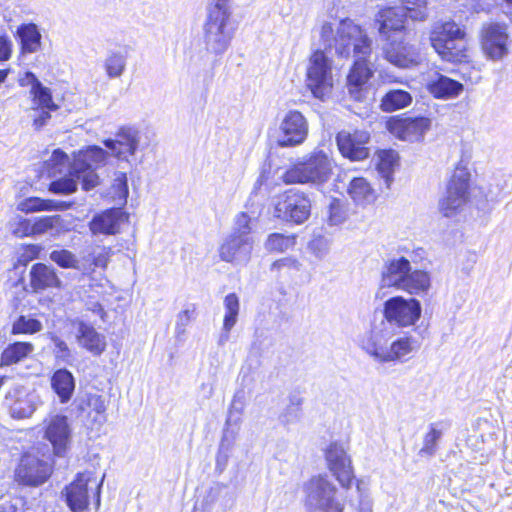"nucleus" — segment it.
<instances>
[{"mask_svg":"<svg viewBox=\"0 0 512 512\" xmlns=\"http://www.w3.org/2000/svg\"><path fill=\"white\" fill-rule=\"evenodd\" d=\"M320 37L325 48L334 49L338 57L354 59L347 77L348 89L354 99L360 100L361 87L373 74L366 63L372 52V40L361 26L350 19L324 22L320 29Z\"/></svg>","mask_w":512,"mask_h":512,"instance_id":"nucleus-1","label":"nucleus"},{"mask_svg":"<svg viewBox=\"0 0 512 512\" xmlns=\"http://www.w3.org/2000/svg\"><path fill=\"white\" fill-rule=\"evenodd\" d=\"M358 346L375 363L388 364L407 361L421 344L417 338L407 334L394 339L393 327L381 320L359 337Z\"/></svg>","mask_w":512,"mask_h":512,"instance_id":"nucleus-2","label":"nucleus"},{"mask_svg":"<svg viewBox=\"0 0 512 512\" xmlns=\"http://www.w3.org/2000/svg\"><path fill=\"white\" fill-rule=\"evenodd\" d=\"M107 153L98 146H89L77 154L69 174L52 181L49 191L54 194L69 195L77 190V182L81 181L82 189L91 190L99 184L95 169L104 165Z\"/></svg>","mask_w":512,"mask_h":512,"instance_id":"nucleus-3","label":"nucleus"},{"mask_svg":"<svg viewBox=\"0 0 512 512\" xmlns=\"http://www.w3.org/2000/svg\"><path fill=\"white\" fill-rule=\"evenodd\" d=\"M333 163L328 155L315 149L288 168L282 176L286 184H314L327 182L332 175Z\"/></svg>","mask_w":512,"mask_h":512,"instance_id":"nucleus-4","label":"nucleus"},{"mask_svg":"<svg viewBox=\"0 0 512 512\" xmlns=\"http://www.w3.org/2000/svg\"><path fill=\"white\" fill-rule=\"evenodd\" d=\"M465 31L455 22H437L430 32V42L445 61L462 62L467 58Z\"/></svg>","mask_w":512,"mask_h":512,"instance_id":"nucleus-5","label":"nucleus"},{"mask_svg":"<svg viewBox=\"0 0 512 512\" xmlns=\"http://www.w3.org/2000/svg\"><path fill=\"white\" fill-rule=\"evenodd\" d=\"M103 476L99 478L94 472L78 473L74 481L65 487L62 494L72 512H83L91 498L96 507L100 505V488Z\"/></svg>","mask_w":512,"mask_h":512,"instance_id":"nucleus-6","label":"nucleus"},{"mask_svg":"<svg viewBox=\"0 0 512 512\" xmlns=\"http://www.w3.org/2000/svg\"><path fill=\"white\" fill-rule=\"evenodd\" d=\"M238 28V23L232 18V14L208 13L204 26L205 44L207 49L214 54H223L230 46Z\"/></svg>","mask_w":512,"mask_h":512,"instance_id":"nucleus-7","label":"nucleus"},{"mask_svg":"<svg viewBox=\"0 0 512 512\" xmlns=\"http://www.w3.org/2000/svg\"><path fill=\"white\" fill-rule=\"evenodd\" d=\"M303 491L307 512H342L343 507L335 498L336 488L326 477H312Z\"/></svg>","mask_w":512,"mask_h":512,"instance_id":"nucleus-8","label":"nucleus"},{"mask_svg":"<svg viewBox=\"0 0 512 512\" xmlns=\"http://www.w3.org/2000/svg\"><path fill=\"white\" fill-rule=\"evenodd\" d=\"M306 86L320 100H325L332 93L334 78L331 60L321 50L315 51L309 59Z\"/></svg>","mask_w":512,"mask_h":512,"instance_id":"nucleus-9","label":"nucleus"},{"mask_svg":"<svg viewBox=\"0 0 512 512\" xmlns=\"http://www.w3.org/2000/svg\"><path fill=\"white\" fill-rule=\"evenodd\" d=\"M311 214V200L298 189H289L276 197L275 216L287 222L302 224Z\"/></svg>","mask_w":512,"mask_h":512,"instance_id":"nucleus-10","label":"nucleus"},{"mask_svg":"<svg viewBox=\"0 0 512 512\" xmlns=\"http://www.w3.org/2000/svg\"><path fill=\"white\" fill-rule=\"evenodd\" d=\"M422 307L415 298L405 299L402 296H395L385 301L383 315L384 322L398 327L414 325L421 317Z\"/></svg>","mask_w":512,"mask_h":512,"instance_id":"nucleus-11","label":"nucleus"},{"mask_svg":"<svg viewBox=\"0 0 512 512\" xmlns=\"http://www.w3.org/2000/svg\"><path fill=\"white\" fill-rule=\"evenodd\" d=\"M470 175L465 169H457L452 175L446 194L439 201V211L445 217L456 215L468 199Z\"/></svg>","mask_w":512,"mask_h":512,"instance_id":"nucleus-12","label":"nucleus"},{"mask_svg":"<svg viewBox=\"0 0 512 512\" xmlns=\"http://www.w3.org/2000/svg\"><path fill=\"white\" fill-rule=\"evenodd\" d=\"M432 120L424 116L392 117L387 121L388 131L397 139L406 142H420L431 129Z\"/></svg>","mask_w":512,"mask_h":512,"instance_id":"nucleus-13","label":"nucleus"},{"mask_svg":"<svg viewBox=\"0 0 512 512\" xmlns=\"http://www.w3.org/2000/svg\"><path fill=\"white\" fill-rule=\"evenodd\" d=\"M308 131L309 125L304 115L290 110L280 122L277 144L282 148L299 146L306 140Z\"/></svg>","mask_w":512,"mask_h":512,"instance_id":"nucleus-14","label":"nucleus"},{"mask_svg":"<svg viewBox=\"0 0 512 512\" xmlns=\"http://www.w3.org/2000/svg\"><path fill=\"white\" fill-rule=\"evenodd\" d=\"M507 25L504 23H485L481 29V44L484 53L492 60H501L508 54Z\"/></svg>","mask_w":512,"mask_h":512,"instance_id":"nucleus-15","label":"nucleus"},{"mask_svg":"<svg viewBox=\"0 0 512 512\" xmlns=\"http://www.w3.org/2000/svg\"><path fill=\"white\" fill-rule=\"evenodd\" d=\"M50 474V464L32 453H26L22 456L15 472L17 481L29 486L43 484Z\"/></svg>","mask_w":512,"mask_h":512,"instance_id":"nucleus-16","label":"nucleus"},{"mask_svg":"<svg viewBox=\"0 0 512 512\" xmlns=\"http://www.w3.org/2000/svg\"><path fill=\"white\" fill-rule=\"evenodd\" d=\"M384 58L399 68H410L419 63V54L414 46L404 41L403 36L382 39Z\"/></svg>","mask_w":512,"mask_h":512,"instance_id":"nucleus-17","label":"nucleus"},{"mask_svg":"<svg viewBox=\"0 0 512 512\" xmlns=\"http://www.w3.org/2000/svg\"><path fill=\"white\" fill-rule=\"evenodd\" d=\"M40 404L41 400L37 393L20 386L11 389L5 397V405L14 419L31 417Z\"/></svg>","mask_w":512,"mask_h":512,"instance_id":"nucleus-18","label":"nucleus"},{"mask_svg":"<svg viewBox=\"0 0 512 512\" xmlns=\"http://www.w3.org/2000/svg\"><path fill=\"white\" fill-rule=\"evenodd\" d=\"M370 134L365 130L340 131L336 142L341 154L353 161L366 159L369 156L367 144Z\"/></svg>","mask_w":512,"mask_h":512,"instance_id":"nucleus-19","label":"nucleus"},{"mask_svg":"<svg viewBox=\"0 0 512 512\" xmlns=\"http://www.w3.org/2000/svg\"><path fill=\"white\" fill-rule=\"evenodd\" d=\"M253 246L252 236L231 234L219 247V256L225 262L246 264L251 258Z\"/></svg>","mask_w":512,"mask_h":512,"instance_id":"nucleus-20","label":"nucleus"},{"mask_svg":"<svg viewBox=\"0 0 512 512\" xmlns=\"http://www.w3.org/2000/svg\"><path fill=\"white\" fill-rule=\"evenodd\" d=\"M328 467L338 482L345 488L352 484L354 474L351 460L341 444L331 443L325 452Z\"/></svg>","mask_w":512,"mask_h":512,"instance_id":"nucleus-21","label":"nucleus"},{"mask_svg":"<svg viewBox=\"0 0 512 512\" xmlns=\"http://www.w3.org/2000/svg\"><path fill=\"white\" fill-rule=\"evenodd\" d=\"M44 437L51 443L54 453L62 456L71 442V430L66 416L54 415L45 421Z\"/></svg>","mask_w":512,"mask_h":512,"instance_id":"nucleus-22","label":"nucleus"},{"mask_svg":"<svg viewBox=\"0 0 512 512\" xmlns=\"http://www.w3.org/2000/svg\"><path fill=\"white\" fill-rule=\"evenodd\" d=\"M408 17L403 8L387 7L379 11L376 22L382 39L403 36L405 19Z\"/></svg>","mask_w":512,"mask_h":512,"instance_id":"nucleus-23","label":"nucleus"},{"mask_svg":"<svg viewBox=\"0 0 512 512\" xmlns=\"http://www.w3.org/2000/svg\"><path fill=\"white\" fill-rule=\"evenodd\" d=\"M411 268L410 261L405 257L388 260L382 269L380 289L394 287L399 290Z\"/></svg>","mask_w":512,"mask_h":512,"instance_id":"nucleus-24","label":"nucleus"},{"mask_svg":"<svg viewBox=\"0 0 512 512\" xmlns=\"http://www.w3.org/2000/svg\"><path fill=\"white\" fill-rule=\"evenodd\" d=\"M22 86H31L30 94L32 95V111L38 112V109L57 110L58 105L54 103L49 88L42 85L36 76L27 72L25 77L21 79Z\"/></svg>","mask_w":512,"mask_h":512,"instance_id":"nucleus-25","label":"nucleus"},{"mask_svg":"<svg viewBox=\"0 0 512 512\" xmlns=\"http://www.w3.org/2000/svg\"><path fill=\"white\" fill-rule=\"evenodd\" d=\"M122 221V211L112 208L96 214L89 223V229L93 235H113L119 232Z\"/></svg>","mask_w":512,"mask_h":512,"instance_id":"nucleus-26","label":"nucleus"},{"mask_svg":"<svg viewBox=\"0 0 512 512\" xmlns=\"http://www.w3.org/2000/svg\"><path fill=\"white\" fill-rule=\"evenodd\" d=\"M464 87L463 84L447 76L436 74L427 83V90L437 99H452L458 97Z\"/></svg>","mask_w":512,"mask_h":512,"instance_id":"nucleus-27","label":"nucleus"},{"mask_svg":"<svg viewBox=\"0 0 512 512\" xmlns=\"http://www.w3.org/2000/svg\"><path fill=\"white\" fill-rule=\"evenodd\" d=\"M30 285L34 291H39L59 287L60 280L52 267L38 263L33 265L30 270Z\"/></svg>","mask_w":512,"mask_h":512,"instance_id":"nucleus-28","label":"nucleus"},{"mask_svg":"<svg viewBox=\"0 0 512 512\" xmlns=\"http://www.w3.org/2000/svg\"><path fill=\"white\" fill-rule=\"evenodd\" d=\"M35 350L31 342H14L9 344L0 355V366L18 364L28 358Z\"/></svg>","mask_w":512,"mask_h":512,"instance_id":"nucleus-29","label":"nucleus"},{"mask_svg":"<svg viewBox=\"0 0 512 512\" xmlns=\"http://www.w3.org/2000/svg\"><path fill=\"white\" fill-rule=\"evenodd\" d=\"M431 287L430 274L424 270L412 269L409 271L404 283L399 290L411 295L426 294Z\"/></svg>","mask_w":512,"mask_h":512,"instance_id":"nucleus-30","label":"nucleus"},{"mask_svg":"<svg viewBox=\"0 0 512 512\" xmlns=\"http://www.w3.org/2000/svg\"><path fill=\"white\" fill-rule=\"evenodd\" d=\"M77 337L79 344L93 355H100L105 350V337L91 326L80 324Z\"/></svg>","mask_w":512,"mask_h":512,"instance_id":"nucleus-31","label":"nucleus"},{"mask_svg":"<svg viewBox=\"0 0 512 512\" xmlns=\"http://www.w3.org/2000/svg\"><path fill=\"white\" fill-rule=\"evenodd\" d=\"M51 386L61 403H67L73 395L75 380L70 371L59 369L54 372L51 378Z\"/></svg>","mask_w":512,"mask_h":512,"instance_id":"nucleus-32","label":"nucleus"},{"mask_svg":"<svg viewBox=\"0 0 512 512\" xmlns=\"http://www.w3.org/2000/svg\"><path fill=\"white\" fill-rule=\"evenodd\" d=\"M70 205L63 201L30 197L22 200L17 209L26 214L40 211H63Z\"/></svg>","mask_w":512,"mask_h":512,"instance_id":"nucleus-33","label":"nucleus"},{"mask_svg":"<svg viewBox=\"0 0 512 512\" xmlns=\"http://www.w3.org/2000/svg\"><path fill=\"white\" fill-rule=\"evenodd\" d=\"M412 95L402 89H391L381 99L380 107L384 112H394L411 105Z\"/></svg>","mask_w":512,"mask_h":512,"instance_id":"nucleus-34","label":"nucleus"},{"mask_svg":"<svg viewBox=\"0 0 512 512\" xmlns=\"http://www.w3.org/2000/svg\"><path fill=\"white\" fill-rule=\"evenodd\" d=\"M155 133L148 125H140L130 128V155H135L137 151H144L154 140Z\"/></svg>","mask_w":512,"mask_h":512,"instance_id":"nucleus-35","label":"nucleus"},{"mask_svg":"<svg viewBox=\"0 0 512 512\" xmlns=\"http://www.w3.org/2000/svg\"><path fill=\"white\" fill-rule=\"evenodd\" d=\"M303 398L299 394H291L288 398V404L279 415L280 423L289 427L302 419Z\"/></svg>","mask_w":512,"mask_h":512,"instance_id":"nucleus-36","label":"nucleus"},{"mask_svg":"<svg viewBox=\"0 0 512 512\" xmlns=\"http://www.w3.org/2000/svg\"><path fill=\"white\" fill-rule=\"evenodd\" d=\"M348 193L355 203L365 205L371 203L374 198V191L366 179L354 178L348 187Z\"/></svg>","mask_w":512,"mask_h":512,"instance_id":"nucleus-37","label":"nucleus"},{"mask_svg":"<svg viewBox=\"0 0 512 512\" xmlns=\"http://www.w3.org/2000/svg\"><path fill=\"white\" fill-rule=\"evenodd\" d=\"M22 50L26 53H34L40 49L41 34L35 24L23 25L18 29Z\"/></svg>","mask_w":512,"mask_h":512,"instance_id":"nucleus-38","label":"nucleus"},{"mask_svg":"<svg viewBox=\"0 0 512 512\" xmlns=\"http://www.w3.org/2000/svg\"><path fill=\"white\" fill-rule=\"evenodd\" d=\"M398 155L392 150H384L379 154V163L377 169L385 181L387 187L390 186L393 178L394 167L397 164Z\"/></svg>","mask_w":512,"mask_h":512,"instance_id":"nucleus-39","label":"nucleus"},{"mask_svg":"<svg viewBox=\"0 0 512 512\" xmlns=\"http://www.w3.org/2000/svg\"><path fill=\"white\" fill-rule=\"evenodd\" d=\"M223 305L225 309L223 330H231L238 320L240 310L239 297L235 293H230L225 296Z\"/></svg>","mask_w":512,"mask_h":512,"instance_id":"nucleus-40","label":"nucleus"},{"mask_svg":"<svg viewBox=\"0 0 512 512\" xmlns=\"http://www.w3.org/2000/svg\"><path fill=\"white\" fill-rule=\"evenodd\" d=\"M196 317V306L188 304L176 315L174 334L177 340L182 341L186 335V329Z\"/></svg>","mask_w":512,"mask_h":512,"instance_id":"nucleus-41","label":"nucleus"},{"mask_svg":"<svg viewBox=\"0 0 512 512\" xmlns=\"http://www.w3.org/2000/svg\"><path fill=\"white\" fill-rule=\"evenodd\" d=\"M43 329L42 323L30 315H21L14 320L11 327V334H35Z\"/></svg>","mask_w":512,"mask_h":512,"instance_id":"nucleus-42","label":"nucleus"},{"mask_svg":"<svg viewBox=\"0 0 512 512\" xmlns=\"http://www.w3.org/2000/svg\"><path fill=\"white\" fill-rule=\"evenodd\" d=\"M60 215L44 216L37 218L33 223L34 234H45L48 232L59 233L63 227Z\"/></svg>","mask_w":512,"mask_h":512,"instance_id":"nucleus-43","label":"nucleus"},{"mask_svg":"<svg viewBox=\"0 0 512 512\" xmlns=\"http://www.w3.org/2000/svg\"><path fill=\"white\" fill-rule=\"evenodd\" d=\"M296 237L294 235H284L281 233L270 234L265 242V248L271 252H283L295 245Z\"/></svg>","mask_w":512,"mask_h":512,"instance_id":"nucleus-44","label":"nucleus"},{"mask_svg":"<svg viewBox=\"0 0 512 512\" xmlns=\"http://www.w3.org/2000/svg\"><path fill=\"white\" fill-rule=\"evenodd\" d=\"M327 213V221L332 226L342 224L348 216L345 203L336 198L331 199Z\"/></svg>","mask_w":512,"mask_h":512,"instance_id":"nucleus-45","label":"nucleus"},{"mask_svg":"<svg viewBox=\"0 0 512 512\" xmlns=\"http://www.w3.org/2000/svg\"><path fill=\"white\" fill-rule=\"evenodd\" d=\"M406 15L412 20H425L427 18L426 0H402Z\"/></svg>","mask_w":512,"mask_h":512,"instance_id":"nucleus-46","label":"nucleus"},{"mask_svg":"<svg viewBox=\"0 0 512 512\" xmlns=\"http://www.w3.org/2000/svg\"><path fill=\"white\" fill-rule=\"evenodd\" d=\"M51 177H56L62 172L63 168H67L69 164L68 156L61 150H54L51 157L45 162Z\"/></svg>","mask_w":512,"mask_h":512,"instance_id":"nucleus-47","label":"nucleus"},{"mask_svg":"<svg viewBox=\"0 0 512 512\" xmlns=\"http://www.w3.org/2000/svg\"><path fill=\"white\" fill-rule=\"evenodd\" d=\"M331 241L323 236L316 237L309 242V251L319 260H323L329 254Z\"/></svg>","mask_w":512,"mask_h":512,"instance_id":"nucleus-48","label":"nucleus"},{"mask_svg":"<svg viewBox=\"0 0 512 512\" xmlns=\"http://www.w3.org/2000/svg\"><path fill=\"white\" fill-rule=\"evenodd\" d=\"M12 233L19 238L29 236L33 233V224L28 219L16 217L10 222Z\"/></svg>","mask_w":512,"mask_h":512,"instance_id":"nucleus-49","label":"nucleus"},{"mask_svg":"<svg viewBox=\"0 0 512 512\" xmlns=\"http://www.w3.org/2000/svg\"><path fill=\"white\" fill-rule=\"evenodd\" d=\"M441 435V431L431 425L430 431L424 437L423 447L420 452L422 454L433 455L436 451V444L441 438Z\"/></svg>","mask_w":512,"mask_h":512,"instance_id":"nucleus-50","label":"nucleus"},{"mask_svg":"<svg viewBox=\"0 0 512 512\" xmlns=\"http://www.w3.org/2000/svg\"><path fill=\"white\" fill-rule=\"evenodd\" d=\"M50 258L52 261H54L55 263H57L59 266H61L63 268H73L77 264V259L68 250L53 251L50 254Z\"/></svg>","mask_w":512,"mask_h":512,"instance_id":"nucleus-51","label":"nucleus"},{"mask_svg":"<svg viewBox=\"0 0 512 512\" xmlns=\"http://www.w3.org/2000/svg\"><path fill=\"white\" fill-rule=\"evenodd\" d=\"M251 231V217L245 212L239 213L235 218L234 232L232 234L250 236Z\"/></svg>","mask_w":512,"mask_h":512,"instance_id":"nucleus-52","label":"nucleus"},{"mask_svg":"<svg viewBox=\"0 0 512 512\" xmlns=\"http://www.w3.org/2000/svg\"><path fill=\"white\" fill-rule=\"evenodd\" d=\"M125 68V59L119 55H112L106 61V70L110 77L119 76Z\"/></svg>","mask_w":512,"mask_h":512,"instance_id":"nucleus-53","label":"nucleus"},{"mask_svg":"<svg viewBox=\"0 0 512 512\" xmlns=\"http://www.w3.org/2000/svg\"><path fill=\"white\" fill-rule=\"evenodd\" d=\"M300 267H301V264L297 259L292 258V257H285V258H282V259H279V260L273 262V264L271 266V270L281 271V270L287 269V270L299 271Z\"/></svg>","mask_w":512,"mask_h":512,"instance_id":"nucleus-54","label":"nucleus"},{"mask_svg":"<svg viewBox=\"0 0 512 512\" xmlns=\"http://www.w3.org/2000/svg\"><path fill=\"white\" fill-rule=\"evenodd\" d=\"M105 146L111 151V153L119 158V159H125V154L128 151V145L117 141V140H106Z\"/></svg>","mask_w":512,"mask_h":512,"instance_id":"nucleus-55","label":"nucleus"},{"mask_svg":"<svg viewBox=\"0 0 512 512\" xmlns=\"http://www.w3.org/2000/svg\"><path fill=\"white\" fill-rule=\"evenodd\" d=\"M52 111L53 110L48 109H38V112L32 111L31 117L33 118V126L35 129H40L47 124L48 120L51 118L50 112Z\"/></svg>","mask_w":512,"mask_h":512,"instance_id":"nucleus-56","label":"nucleus"},{"mask_svg":"<svg viewBox=\"0 0 512 512\" xmlns=\"http://www.w3.org/2000/svg\"><path fill=\"white\" fill-rule=\"evenodd\" d=\"M494 6L493 0H472L470 8L474 13H490Z\"/></svg>","mask_w":512,"mask_h":512,"instance_id":"nucleus-57","label":"nucleus"},{"mask_svg":"<svg viewBox=\"0 0 512 512\" xmlns=\"http://www.w3.org/2000/svg\"><path fill=\"white\" fill-rule=\"evenodd\" d=\"M41 248L37 245H28L23 249L19 262L26 265L29 261L38 257Z\"/></svg>","mask_w":512,"mask_h":512,"instance_id":"nucleus-58","label":"nucleus"},{"mask_svg":"<svg viewBox=\"0 0 512 512\" xmlns=\"http://www.w3.org/2000/svg\"><path fill=\"white\" fill-rule=\"evenodd\" d=\"M12 53V43L7 37H0V61H6Z\"/></svg>","mask_w":512,"mask_h":512,"instance_id":"nucleus-59","label":"nucleus"},{"mask_svg":"<svg viewBox=\"0 0 512 512\" xmlns=\"http://www.w3.org/2000/svg\"><path fill=\"white\" fill-rule=\"evenodd\" d=\"M229 3L230 0H215V3L210 6L208 13L219 11V13L223 14H232Z\"/></svg>","mask_w":512,"mask_h":512,"instance_id":"nucleus-60","label":"nucleus"},{"mask_svg":"<svg viewBox=\"0 0 512 512\" xmlns=\"http://www.w3.org/2000/svg\"><path fill=\"white\" fill-rule=\"evenodd\" d=\"M54 345L56 347V354L58 357L66 358L69 355V349L67 344L58 337H52Z\"/></svg>","mask_w":512,"mask_h":512,"instance_id":"nucleus-61","label":"nucleus"},{"mask_svg":"<svg viewBox=\"0 0 512 512\" xmlns=\"http://www.w3.org/2000/svg\"><path fill=\"white\" fill-rule=\"evenodd\" d=\"M90 405H93L97 414H99L101 417H103L102 414L105 412L106 406H105L104 401L100 397L91 398Z\"/></svg>","mask_w":512,"mask_h":512,"instance_id":"nucleus-62","label":"nucleus"},{"mask_svg":"<svg viewBox=\"0 0 512 512\" xmlns=\"http://www.w3.org/2000/svg\"><path fill=\"white\" fill-rule=\"evenodd\" d=\"M230 331L231 330H223L222 329V333L219 336L218 345L223 346L228 342L229 337H230Z\"/></svg>","mask_w":512,"mask_h":512,"instance_id":"nucleus-63","label":"nucleus"},{"mask_svg":"<svg viewBox=\"0 0 512 512\" xmlns=\"http://www.w3.org/2000/svg\"><path fill=\"white\" fill-rule=\"evenodd\" d=\"M123 185L125 186V183H123ZM127 194H128V191L126 190L125 187L123 188L122 191L117 193L119 199H124V200H126Z\"/></svg>","mask_w":512,"mask_h":512,"instance_id":"nucleus-64","label":"nucleus"}]
</instances>
